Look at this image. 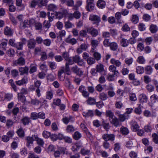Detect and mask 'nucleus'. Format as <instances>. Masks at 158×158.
I'll list each match as a JSON object with an SVG mask.
<instances>
[{
    "instance_id": "1",
    "label": "nucleus",
    "mask_w": 158,
    "mask_h": 158,
    "mask_svg": "<svg viewBox=\"0 0 158 158\" xmlns=\"http://www.w3.org/2000/svg\"><path fill=\"white\" fill-rule=\"evenodd\" d=\"M86 29L87 30V33L90 34L92 37H96L98 35V30L93 27H87Z\"/></svg>"
},
{
    "instance_id": "2",
    "label": "nucleus",
    "mask_w": 158,
    "mask_h": 158,
    "mask_svg": "<svg viewBox=\"0 0 158 158\" xmlns=\"http://www.w3.org/2000/svg\"><path fill=\"white\" fill-rule=\"evenodd\" d=\"M35 135H32L31 136H28L26 138V146L28 148H31L33 144V141L35 140Z\"/></svg>"
},
{
    "instance_id": "3",
    "label": "nucleus",
    "mask_w": 158,
    "mask_h": 158,
    "mask_svg": "<svg viewBox=\"0 0 158 158\" xmlns=\"http://www.w3.org/2000/svg\"><path fill=\"white\" fill-rule=\"evenodd\" d=\"M89 19L90 20L93 21V24H96L98 26L99 22L101 21L100 18L98 15H91L89 16Z\"/></svg>"
},
{
    "instance_id": "4",
    "label": "nucleus",
    "mask_w": 158,
    "mask_h": 158,
    "mask_svg": "<svg viewBox=\"0 0 158 158\" xmlns=\"http://www.w3.org/2000/svg\"><path fill=\"white\" fill-rule=\"evenodd\" d=\"M87 5L86 9L88 11H92L94 8V0H87Z\"/></svg>"
},
{
    "instance_id": "5",
    "label": "nucleus",
    "mask_w": 158,
    "mask_h": 158,
    "mask_svg": "<svg viewBox=\"0 0 158 158\" xmlns=\"http://www.w3.org/2000/svg\"><path fill=\"white\" fill-rule=\"evenodd\" d=\"M102 138L106 141H113L114 139L115 135L113 134H104L102 135Z\"/></svg>"
},
{
    "instance_id": "6",
    "label": "nucleus",
    "mask_w": 158,
    "mask_h": 158,
    "mask_svg": "<svg viewBox=\"0 0 158 158\" xmlns=\"http://www.w3.org/2000/svg\"><path fill=\"white\" fill-rule=\"evenodd\" d=\"M95 68L98 72L102 74L103 73V74L104 75H106V72L104 69L103 65L102 64H98L96 65Z\"/></svg>"
},
{
    "instance_id": "7",
    "label": "nucleus",
    "mask_w": 158,
    "mask_h": 158,
    "mask_svg": "<svg viewBox=\"0 0 158 158\" xmlns=\"http://www.w3.org/2000/svg\"><path fill=\"white\" fill-rule=\"evenodd\" d=\"M25 64L24 59L21 56L17 60L14 62V64L15 65H19L22 66L24 65Z\"/></svg>"
},
{
    "instance_id": "8",
    "label": "nucleus",
    "mask_w": 158,
    "mask_h": 158,
    "mask_svg": "<svg viewBox=\"0 0 158 158\" xmlns=\"http://www.w3.org/2000/svg\"><path fill=\"white\" fill-rule=\"evenodd\" d=\"M35 40L33 39H31L27 41V46L28 48L33 49L35 48L36 45Z\"/></svg>"
},
{
    "instance_id": "9",
    "label": "nucleus",
    "mask_w": 158,
    "mask_h": 158,
    "mask_svg": "<svg viewBox=\"0 0 158 158\" xmlns=\"http://www.w3.org/2000/svg\"><path fill=\"white\" fill-rule=\"evenodd\" d=\"M71 70L73 73L79 76H81L83 74V72L77 65L72 67Z\"/></svg>"
},
{
    "instance_id": "10",
    "label": "nucleus",
    "mask_w": 158,
    "mask_h": 158,
    "mask_svg": "<svg viewBox=\"0 0 158 158\" xmlns=\"http://www.w3.org/2000/svg\"><path fill=\"white\" fill-rule=\"evenodd\" d=\"M109 121L115 127L120 126L121 124L119 120L116 117H114L111 119H110Z\"/></svg>"
},
{
    "instance_id": "11",
    "label": "nucleus",
    "mask_w": 158,
    "mask_h": 158,
    "mask_svg": "<svg viewBox=\"0 0 158 158\" xmlns=\"http://www.w3.org/2000/svg\"><path fill=\"white\" fill-rule=\"evenodd\" d=\"M88 48V46L85 43L82 44L80 47L78 48L77 50V52L78 54L81 53L83 51L86 50Z\"/></svg>"
},
{
    "instance_id": "12",
    "label": "nucleus",
    "mask_w": 158,
    "mask_h": 158,
    "mask_svg": "<svg viewBox=\"0 0 158 158\" xmlns=\"http://www.w3.org/2000/svg\"><path fill=\"white\" fill-rule=\"evenodd\" d=\"M4 33L6 35L11 36L13 35V30L10 27L6 26L4 28Z\"/></svg>"
},
{
    "instance_id": "13",
    "label": "nucleus",
    "mask_w": 158,
    "mask_h": 158,
    "mask_svg": "<svg viewBox=\"0 0 158 158\" xmlns=\"http://www.w3.org/2000/svg\"><path fill=\"white\" fill-rule=\"evenodd\" d=\"M139 100L140 103L143 104L146 103L148 100V98L144 94H142L139 96Z\"/></svg>"
},
{
    "instance_id": "14",
    "label": "nucleus",
    "mask_w": 158,
    "mask_h": 158,
    "mask_svg": "<svg viewBox=\"0 0 158 158\" xmlns=\"http://www.w3.org/2000/svg\"><path fill=\"white\" fill-rule=\"evenodd\" d=\"M28 81V79L27 77H24L21 80L15 81L16 84L18 85H21L26 84Z\"/></svg>"
},
{
    "instance_id": "15",
    "label": "nucleus",
    "mask_w": 158,
    "mask_h": 158,
    "mask_svg": "<svg viewBox=\"0 0 158 158\" xmlns=\"http://www.w3.org/2000/svg\"><path fill=\"white\" fill-rule=\"evenodd\" d=\"M65 41L66 43L70 44L72 45L76 44L77 42V40L74 38H71L70 35H69L66 39Z\"/></svg>"
},
{
    "instance_id": "16",
    "label": "nucleus",
    "mask_w": 158,
    "mask_h": 158,
    "mask_svg": "<svg viewBox=\"0 0 158 158\" xmlns=\"http://www.w3.org/2000/svg\"><path fill=\"white\" fill-rule=\"evenodd\" d=\"M131 127L134 131H137L139 130V126L137 123L135 121H132L131 122Z\"/></svg>"
},
{
    "instance_id": "17",
    "label": "nucleus",
    "mask_w": 158,
    "mask_h": 158,
    "mask_svg": "<svg viewBox=\"0 0 158 158\" xmlns=\"http://www.w3.org/2000/svg\"><path fill=\"white\" fill-rule=\"evenodd\" d=\"M28 68L27 66L24 67H20L19 68V71L21 75H23L25 74H28Z\"/></svg>"
},
{
    "instance_id": "18",
    "label": "nucleus",
    "mask_w": 158,
    "mask_h": 158,
    "mask_svg": "<svg viewBox=\"0 0 158 158\" xmlns=\"http://www.w3.org/2000/svg\"><path fill=\"white\" fill-rule=\"evenodd\" d=\"M145 73L148 75L151 74L153 72V69L151 65H147L144 68Z\"/></svg>"
},
{
    "instance_id": "19",
    "label": "nucleus",
    "mask_w": 158,
    "mask_h": 158,
    "mask_svg": "<svg viewBox=\"0 0 158 158\" xmlns=\"http://www.w3.org/2000/svg\"><path fill=\"white\" fill-rule=\"evenodd\" d=\"M106 3L103 0H98L97 3V6L100 9H103L105 7Z\"/></svg>"
},
{
    "instance_id": "20",
    "label": "nucleus",
    "mask_w": 158,
    "mask_h": 158,
    "mask_svg": "<svg viewBox=\"0 0 158 158\" xmlns=\"http://www.w3.org/2000/svg\"><path fill=\"white\" fill-rule=\"evenodd\" d=\"M21 122L24 126L28 125L31 122L30 118L27 116L24 117L21 119Z\"/></svg>"
},
{
    "instance_id": "21",
    "label": "nucleus",
    "mask_w": 158,
    "mask_h": 158,
    "mask_svg": "<svg viewBox=\"0 0 158 158\" xmlns=\"http://www.w3.org/2000/svg\"><path fill=\"white\" fill-rule=\"evenodd\" d=\"M109 69L110 71L113 72L114 74L116 75V76H117L119 74L118 72V70H116V68L114 65H110Z\"/></svg>"
},
{
    "instance_id": "22",
    "label": "nucleus",
    "mask_w": 158,
    "mask_h": 158,
    "mask_svg": "<svg viewBox=\"0 0 158 158\" xmlns=\"http://www.w3.org/2000/svg\"><path fill=\"white\" fill-rule=\"evenodd\" d=\"M35 138V140L37 142V144L39 146L43 147L44 142L43 139L39 138L37 135H35V137H34Z\"/></svg>"
},
{
    "instance_id": "23",
    "label": "nucleus",
    "mask_w": 158,
    "mask_h": 158,
    "mask_svg": "<svg viewBox=\"0 0 158 158\" xmlns=\"http://www.w3.org/2000/svg\"><path fill=\"white\" fill-rule=\"evenodd\" d=\"M109 47L110 50L113 51H116L118 48V44L115 42H111Z\"/></svg>"
},
{
    "instance_id": "24",
    "label": "nucleus",
    "mask_w": 158,
    "mask_h": 158,
    "mask_svg": "<svg viewBox=\"0 0 158 158\" xmlns=\"http://www.w3.org/2000/svg\"><path fill=\"white\" fill-rule=\"evenodd\" d=\"M111 63L116 65L117 67L120 66L121 64V62L118 60H115L114 58H112L110 60Z\"/></svg>"
},
{
    "instance_id": "25",
    "label": "nucleus",
    "mask_w": 158,
    "mask_h": 158,
    "mask_svg": "<svg viewBox=\"0 0 158 158\" xmlns=\"http://www.w3.org/2000/svg\"><path fill=\"white\" fill-rule=\"evenodd\" d=\"M121 133L124 135H127L129 132L128 129L126 127L122 126L120 129Z\"/></svg>"
},
{
    "instance_id": "26",
    "label": "nucleus",
    "mask_w": 158,
    "mask_h": 158,
    "mask_svg": "<svg viewBox=\"0 0 158 158\" xmlns=\"http://www.w3.org/2000/svg\"><path fill=\"white\" fill-rule=\"evenodd\" d=\"M96 102V99L92 97H89L87 100V104L90 105H93L95 104Z\"/></svg>"
},
{
    "instance_id": "27",
    "label": "nucleus",
    "mask_w": 158,
    "mask_h": 158,
    "mask_svg": "<svg viewBox=\"0 0 158 158\" xmlns=\"http://www.w3.org/2000/svg\"><path fill=\"white\" fill-rule=\"evenodd\" d=\"M81 149L80 151L81 154L84 156L89 154L90 151L88 149L83 147H81Z\"/></svg>"
},
{
    "instance_id": "28",
    "label": "nucleus",
    "mask_w": 158,
    "mask_h": 158,
    "mask_svg": "<svg viewBox=\"0 0 158 158\" xmlns=\"http://www.w3.org/2000/svg\"><path fill=\"white\" fill-rule=\"evenodd\" d=\"M47 8L48 10L52 11H54L57 9V7L54 4H50L48 6Z\"/></svg>"
},
{
    "instance_id": "29",
    "label": "nucleus",
    "mask_w": 158,
    "mask_h": 158,
    "mask_svg": "<svg viewBox=\"0 0 158 158\" xmlns=\"http://www.w3.org/2000/svg\"><path fill=\"white\" fill-rule=\"evenodd\" d=\"M106 115L107 117H109V120L115 117L114 113L110 110H106Z\"/></svg>"
},
{
    "instance_id": "30",
    "label": "nucleus",
    "mask_w": 158,
    "mask_h": 158,
    "mask_svg": "<svg viewBox=\"0 0 158 158\" xmlns=\"http://www.w3.org/2000/svg\"><path fill=\"white\" fill-rule=\"evenodd\" d=\"M136 61L140 64H144L145 63L146 60L143 56H140L138 57Z\"/></svg>"
},
{
    "instance_id": "31",
    "label": "nucleus",
    "mask_w": 158,
    "mask_h": 158,
    "mask_svg": "<svg viewBox=\"0 0 158 158\" xmlns=\"http://www.w3.org/2000/svg\"><path fill=\"white\" fill-rule=\"evenodd\" d=\"M150 30L151 33H155L158 30V28L157 26L154 24H152L150 27Z\"/></svg>"
},
{
    "instance_id": "32",
    "label": "nucleus",
    "mask_w": 158,
    "mask_h": 158,
    "mask_svg": "<svg viewBox=\"0 0 158 158\" xmlns=\"http://www.w3.org/2000/svg\"><path fill=\"white\" fill-rule=\"evenodd\" d=\"M121 45L123 47H125L128 45V41L124 38H122L120 40Z\"/></svg>"
},
{
    "instance_id": "33",
    "label": "nucleus",
    "mask_w": 158,
    "mask_h": 158,
    "mask_svg": "<svg viewBox=\"0 0 158 158\" xmlns=\"http://www.w3.org/2000/svg\"><path fill=\"white\" fill-rule=\"evenodd\" d=\"M99 98L101 100L105 101L107 99L108 96L106 93L102 92L99 94Z\"/></svg>"
},
{
    "instance_id": "34",
    "label": "nucleus",
    "mask_w": 158,
    "mask_h": 158,
    "mask_svg": "<svg viewBox=\"0 0 158 158\" xmlns=\"http://www.w3.org/2000/svg\"><path fill=\"white\" fill-rule=\"evenodd\" d=\"M24 94H22L20 92L18 94V99L21 101V102H23L26 100V98L23 95Z\"/></svg>"
},
{
    "instance_id": "35",
    "label": "nucleus",
    "mask_w": 158,
    "mask_h": 158,
    "mask_svg": "<svg viewBox=\"0 0 158 158\" xmlns=\"http://www.w3.org/2000/svg\"><path fill=\"white\" fill-rule=\"evenodd\" d=\"M9 82L10 83V85L13 90L15 92H16L17 91V87L14 82L13 80L12 79H10L9 81Z\"/></svg>"
},
{
    "instance_id": "36",
    "label": "nucleus",
    "mask_w": 158,
    "mask_h": 158,
    "mask_svg": "<svg viewBox=\"0 0 158 158\" xmlns=\"http://www.w3.org/2000/svg\"><path fill=\"white\" fill-rule=\"evenodd\" d=\"M72 117L71 116L69 117H65L62 118V121L64 124H67L70 121H72Z\"/></svg>"
},
{
    "instance_id": "37",
    "label": "nucleus",
    "mask_w": 158,
    "mask_h": 158,
    "mask_svg": "<svg viewBox=\"0 0 158 158\" xmlns=\"http://www.w3.org/2000/svg\"><path fill=\"white\" fill-rule=\"evenodd\" d=\"M144 68L141 66H138L136 68V72L138 74H142L144 72Z\"/></svg>"
},
{
    "instance_id": "38",
    "label": "nucleus",
    "mask_w": 158,
    "mask_h": 158,
    "mask_svg": "<svg viewBox=\"0 0 158 158\" xmlns=\"http://www.w3.org/2000/svg\"><path fill=\"white\" fill-rule=\"evenodd\" d=\"M102 125L103 128L106 131H108L110 129V126L109 123L106 122V121L104 120L102 121Z\"/></svg>"
},
{
    "instance_id": "39",
    "label": "nucleus",
    "mask_w": 158,
    "mask_h": 158,
    "mask_svg": "<svg viewBox=\"0 0 158 158\" xmlns=\"http://www.w3.org/2000/svg\"><path fill=\"white\" fill-rule=\"evenodd\" d=\"M93 56L95 60H96L97 61L100 60L101 58V54L97 52H94Z\"/></svg>"
},
{
    "instance_id": "40",
    "label": "nucleus",
    "mask_w": 158,
    "mask_h": 158,
    "mask_svg": "<svg viewBox=\"0 0 158 158\" xmlns=\"http://www.w3.org/2000/svg\"><path fill=\"white\" fill-rule=\"evenodd\" d=\"M99 42V41L97 40H91V43L92 47L96 48L98 46Z\"/></svg>"
},
{
    "instance_id": "41",
    "label": "nucleus",
    "mask_w": 158,
    "mask_h": 158,
    "mask_svg": "<svg viewBox=\"0 0 158 158\" xmlns=\"http://www.w3.org/2000/svg\"><path fill=\"white\" fill-rule=\"evenodd\" d=\"M150 100L152 103H155L158 101V97L156 94H154L151 96Z\"/></svg>"
},
{
    "instance_id": "42",
    "label": "nucleus",
    "mask_w": 158,
    "mask_h": 158,
    "mask_svg": "<svg viewBox=\"0 0 158 158\" xmlns=\"http://www.w3.org/2000/svg\"><path fill=\"white\" fill-rule=\"evenodd\" d=\"M81 137V134L78 131L75 132L73 135V138L76 140H78Z\"/></svg>"
},
{
    "instance_id": "43",
    "label": "nucleus",
    "mask_w": 158,
    "mask_h": 158,
    "mask_svg": "<svg viewBox=\"0 0 158 158\" xmlns=\"http://www.w3.org/2000/svg\"><path fill=\"white\" fill-rule=\"evenodd\" d=\"M39 2V6L41 7L42 6H45L48 2L47 0H38Z\"/></svg>"
},
{
    "instance_id": "44",
    "label": "nucleus",
    "mask_w": 158,
    "mask_h": 158,
    "mask_svg": "<svg viewBox=\"0 0 158 158\" xmlns=\"http://www.w3.org/2000/svg\"><path fill=\"white\" fill-rule=\"evenodd\" d=\"M65 27L67 28H73L74 27V25L70 22L69 21L65 22L64 23Z\"/></svg>"
},
{
    "instance_id": "45",
    "label": "nucleus",
    "mask_w": 158,
    "mask_h": 158,
    "mask_svg": "<svg viewBox=\"0 0 158 158\" xmlns=\"http://www.w3.org/2000/svg\"><path fill=\"white\" fill-rule=\"evenodd\" d=\"M58 150L60 152V153L63 155L64 154H68V152L66 148L64 147H60L58 148Z\"/></svg>"
},
{
    "instance_id": "46",
    "label": "nucleus",
    "mask_w": 158,
    "mask_h": 158,
    "mask_svg": "<svg viewBox=\"0 0 158 158\" xmlns=\"http://www.w3.org/2000/svg\"><path fill=\"white\" fill-rule=\"evenodd\" d=\"M87 61L88 64L91 65L94 64L95 62V60L94 58L90 57L87 59Z\"/></svg>"
},
{
    "instance_id": "47",
    "label": "nucleus",
    "mask_w": 158,
    "mask_h": 158,
    "mask_svg": "<svg viewBox=\"0 0 158 158\" xmlns=\"http://www.w3.org/2000/svg\"><path fill=\"white\" fill-rule=\"evenodd\" d=\"M22 43L20 42H18L16 43L14 47H15L18 50H22L23 48Z\"/></svg>"
},
{
    "instance_id": "48",
    "label": "nucleus",
    "mask_w": 158,
    "mask_h": 158,
    "mask_svg": "<svg viewBox=\"0 0 158 158\" xmlns=\"http://www.w3.org/2000/svg\"><path fill=\"white\" fill-rule=\"evenodd\" d=\"M53 93L52 90L48 91L46 93L47 98L49 100L51 99L53 97Z\"/></svg>"
},
{
    "instance_id": "49",
    "label": "nucleus",
    "mask_w": 158,
    "mask_h": 158,
    "mask_svg": "<svg viewBox=\"0 0 158 158\" xmlns=\"http://www.w3.org/2000/svg\"><path fill=\"white\" fill-rule=\"evenodd\" d=\"M75 129L74 127L72 125H68L66 127V131L67 132L70 133L74 131Z\"/></svg>"
},
{
    "instance_id": "50",
    "label": "nucleus",
    "mask_w": 158,
    "mask_h": 158,
    "mask_svg": "<svg viewBox=\"0 0 158 158\" xmlns=\"http://www.w3.org/2000/svg\"><path fill=\"white\" fill-rule=\"evenodd\" d=\"M17 133L20 137H23L24 136V132L22 128H20L17 131Z\"/></svg>"
},
{
    "instance_id": "51",
    "label": "nucleus",
    "mask_w": 158,
    "mask_h": 158,
    "mask_svg": "<svg viewBox=\"0 0 158 158\" xmlns=\"http://www.w3.org/2000/svg\"><path fill=\"white\" fill-rule=\"evenodd\" d=\"M65 61V64H67V65H72L74 63L72 58L71 57H69Z\"/></svg>"
},
{
    "instance_id": "52",
    "label": "nucleus",
    "mask_w": 158,
    "mask_h": 158,
    "mask_svg": "<svg viewBox=\"0 0 158 158\" xmlns=\"http://www.w3.org/2000/svg\"><path fill=\"white\" fill-rule=\"evenodd\" d=\"M64 68V72L65 73L68 75H70L71 74V72L70 71L69 65L65 64Z\"/></svg>"
},
{
    "instance_id": "53",
    "label": "nucleus",
    "mask_w": 158,
    "mask_h": 158,
    "mask_svg": "<svg viewBox=\"0 0 158 158\" xmlns=\"http://www.w3.org/2000/svg\"><path fill=\"white\" fill-rule=\"evenodd\" d=\"M138 29L140 31H143L145 30L146 27L145 24L142 23H139L138 25Z\"/></svg>"
},
{
    "instance_id": "54",
    "label": "nucleus",
    "mask_w": 158,
    "mask_h": 158,
    "mask_svg": "<svg viewBox=\"0 0 158 158\" xmlns=\"http://www.w3.org/2000/svg\"><path fill=\"white\" fill-rule=\"evenodd\" d=\"M152 136L153 142L156 144H158V135L157 134L154 133Z\"/></svg>"
},
{
    "instance_id": "55",
    "label": "nucleus",
    "mask_w": 158,
    "mask_h": 158,
    "mask_svg": "<svg viewBox=\"0 0 158 158\" xmlns=\"http://www.w3.org/2000/svg\"><path fill=\"white\" fill-rule=\"evenodd\" d=\"M131 21L134 24L137 23L139 22V18L135 15H132Z\"/></svg>"
},
{
    "instance_id": "56",
    "label": "nucleus",
    "mask_w": 158,
    "mask_h": 158,
    "mask_svg": "<svg viewBox=\"0 0 158 158\" xmlns=\"http://www.w3.org/2000/svg\"><path fill=\"white\" fill-rule=\"evenodd\" d=\"M144 48L143 44L141 43H139L137 47V49L140 52L142 51L144 49Z\"/></svg>"
},
{
    "instance_id": "57",
    "label": "nucleus",
    "mask_w": 158,
    "mask_h": 158,
    "mask_svg": "<svg viewBox=\"0 0 158 158\" xmlns=\"http://www.w3.org/2000/svg\"><path fill=\"white\" fill-rule=\"evenodd\" d=\"M134 112L135 113L138 114L139 115L141 114L142 111L140 105H139L138 107L135 109Z\"/></svg>"
},
{
    "instance_id": "58",
    "label": "nucleus",
    "mask_w": 158,
    "mask_h": 158,
    "mask_svg": "<svg viewBox=\"0 0 158 158\" xmlns=\"http://www.w3.org/2000/svg\"><path fill=\"white\" fill-rule=\"evenodd\" d=\"M37 5L39 6V2L38 0H34L31 1L30 4V6L31 8H34Z\"/></svg>"
},
{
    "instance_id": "59",
    "label": "nucleus",
    "mask_w": 158,
    "mask_h": 158,
    "mask_svg": "<svg viewBox=\"0 0 158 158\" xmlns=\"http://www.w3.org/2000/svg\"><path fill=\"white\" fill-rule=\"evenodd\" d=\"M42 101H40L36 98L32 99L31 100V103L34 105H37L39 104L40 103L42 102Z\"/></svg>"
},
{
    "instance_id": "60",
    "label": "nucleus",
    "mask_w": 158,
    "mask_h": 158,
    "mask_svg": "<svg viewBox=\"0 0 158 158\" xmlns=\"http://www.w3.org/2000/svg\"><path fill=\"white\" fill-rule=\"evenodd\" d=\"M129 99L131 101H135L136 100L137 98L135 94L133 93H131L129 95Z\"/></svg>"
},
{
    "instance_id": "61",
    "label": "nucleus",
    "mask_w": 158,
    "mask_h": 158,
    "mask_svg": "<svg viewBox=\"0 0 158 158\" xmlns=\"http://www.w3.org/2000/svg\"><path fill=\"white\" fill-rule=\"evenodd\" d=\"M38 114L36 112H32L31 114V118L33 120H36L38 118Z\"/></svg>"
},
{
    "instance_id": "62",
    "label": "nucleus",
    "mask_w": 158,
    "mask_h": 158,
    "mask_svg": "<svg viewBox=\"0 0 158 158\" xmlns=\"http://www.w3.org/2000/svg\"><path fill=\"white\" fill-rule=\"evenodd\" d=\"M43 40L40 36H37L36 38V39L35 40L36 44L37 43L38 44H41L43 43Z\"/></svg>"
},
{
    "instance_id": "63",
    "label": "nucleus",
    "mask_w": 158,
    "mask_h": 158,
    "mask_svg": "<svg viewBox=\"0 0 158 158\" xmlns=\"http://www.w3.org/2000/svg\"><path fill=\"white\" fill-rule=\"evenodd\" d=\"M43 44L47 46H49L51 44V40L49 39H46L43 40Z\"/></svg>"
},
{
    "instance_id": "64",
    "label": "nucleus",
    "mask_w": 158,
    "mask_h": 158,
    "mask_svg": "<svg viewBox=\"0 0 158 158\" xmlns=\"http://www.w3.org/2000/svg\"><path fill=\"white\" fill-rule=\"evenodd\" d=\"M6 53L9 56H13L15 54V52L12 48H10L9 50H8L7 51Z\"/></svg>"
}]
</instances>
